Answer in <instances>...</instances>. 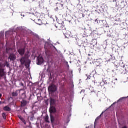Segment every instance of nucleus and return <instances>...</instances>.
<instances>
[{"mask_svg":"<svg viewBox=\"0 0 128 128\" xmlns=\"http://www.w3.org/2000/svg\"><path fill=\"white\" fill-rule=\"evenodd\" d=\"M22 16H24V14H21Z\"/></svg>","mask_w":128,"mask_h":128,"instance_id":"79ce46f5","label":"nucleus"},{"mask_svg":"<svg viewBox=\"0 0 128 128\" xmlns=\"http://www.w3.org/2000/svg\"><path fill=\"white\" fill-rule=\"evenodd\" d=\"M86 16L84 15V14H82V18H84Z\"/></svg>","mask_w":128,"mask_h":128,"instance_id":"c03bdc74","label":"nucleus"},{"mask_svg":"<svg viewBox=\"0 0 128 128\" xmlns=\"http://www.w3.org/2000/svg\"><path fill=\"white\" fill-rule=\"evenodd\" d=\"M2 104V102H0V105Z\"/></svg>","mask_w":128,"mask_h":128,"instance_id":"de8ad7c7","label":"nucleus"},{"mask_svg":"<svg viewBox=\"0 0 128 128\" xmlns=\"http://www.w3.org/2000/svg\"><path fill=\"white\" fill-rule=\"evenodd\" d=\"M56 28H58V26H56Z\"/></svg>","mask_w":128,"mask_h":128,"instance_id":"8fccbe9b","label":"nucleus"},{"mask_svg":"<svg viewBox=\"0 0 128 128\" xmlns=\"http://www.w3.org/2000/svg\"><path fill=\"white\" fill-rule=\"evenodd\" d=\"M4 38V35L0 33V42H2Z\"/></svg>","mask_w":128,"mask_h":128,"instance_id":"412c9836","label":"nucleus"},{"mask_svg":"<svg viewBox=\"0 0 128 128\" xmlns=\"http://www.w3.org/2000/svg\"><path fill=\"white\" fill-rule=\"evenodd\" d=\"M85 44H84V48H86V44L88 45V43L86 42H84Z\"/></svg>","mask_w":128,"mask_h":128,"instance_id":"4c0bfd02","label":"nucleus"},{"mask_svg":"<svg viewBox=\"0 0 128 128\" xmlns=\"http://www.w3.org/2000/svg\"><path fill=\"white\" fill-rule=\"evenodd\" d=\"M94 0H86V1L89 4H92V2H94Z\"/></svg>","mask_w":128,"mask_h":128,"instance_id":"393cba45","label":"nucleus"},{"mask_svg":"<svg viewBox=\"0 0 128 128\" xmlns=\"http://www.w3.org/2000/svg\"><path fill=\"white\" fill-rule=\"evenodd\" d=\"M2 118L4 120H6V113L2 114Z\"/></svg>","mask_w":128,"mask_h":128,"instance_id":"a878e982","label":"nucleus"},{"mask_svg":"<svg viewBox=\"0 0 128 128\" xmlns=\"http://www.w3.org/2000/svg\"><path fill=\"white\" fill-rule=\"evenodd\" d=\"M45 120L46 122H48V116H46L45 118Z\"/></svg>","mask_w":128,"mask_h":128,"instance_id":"c9c22d12","label":"nucleus"},{"mask_svg":"<svg viewBox=\"0 0 128 128\" xmlns=\"http://www.w3.org/2000/svg\"><path fill=\"white\" fill-rule=\"evenodd\" d=\"M65 64H66L68 68L69 69L70 68V65H68V62H65Z\"/></svg>","mask_w":128,"mask_h":128,"instance_id":"473e14b6","label":"nucleus"},{"mask_svg":"<svg viewBox=\"0 0 128 128\" xmlns=\"http://www.w3.org/2000/svg\"><path fill=\"white\" fill-rule=\"evenodd\" d=\"M56 80V78H54V76H52V74H50V80Z\"/></svg>","mask_w":128,"mask_h":128,"instance_id":"c85d7f7f","label":"nucleus"},{"mask_svg":"<svg viewBox=\"0 0 128 128\" xmlns=\"http://www.w3.org/2000/svg\"><path fill=\"white\" fill-rule=\"evenodd\" d=\"M120 14H117L114 18V20L115 22H120Z\"/></svg>","mask_w":128,"mask_h":128,"instance_id":"2eb2a0df","label":"nucleus"},{"mask_svg":"<svg viewBox=\"0 0 128 128\" xmlns=\"http://www.w3.org/2000/svg\"><path fill=\"white\" fill-rule=\"evenodd\" d=\"M20 92V90H18L16 92H14L12 94V96L16 97L18 96V94Z\"/></svg>","mask_w":128,"mask_h":128,"instance_id":"4be33fe9","label":"nucleus"},{"mask_svg":"<svg viewBox=\"0 0 128 128\" xmlns=\"http://www.w3.org/2000/svg\"><path fill=\"white\" fill-rule=\"evenodd\" d=\"M93 82H94V84H96V81H93Z\"/></svg>","mask_w":128,"mask_h":128,"instance_id":"3c124183","label":"nucleus"},{"mask_svg":"<svg viewBox=\"0 0 128 128\" xmlns=\"http://www.w3.org/2000/svg\"><path fill=\"white\" fill-rule=\"evenodd\" d=\"M116 80H118V79H116Z\"/></svg>","mask_w":128,"mask_h":128,"instance_id":"bf43d9fd","label":"nucleus"},{"mask_svg":"<svg viewBox=\"0 0 128 128\" xmlns=\"http://www.w3.org/2000/svg\"><path fill=\"white\" fill-rule=\"evenodd\" d=\"M82 92H84V90H82L80 94H82Z\"/></svg>","mask_w":128,"mask_h":128,"instance_id":"37998d69","label":"nucleus"},{"mask_svg":"<svg viewBox=\"0 0 128 128\" xmlns=\"http://www.w3.org/2000/svg\"><path fill=\"white\" fill-rule=\"evenodd\" d=\"M22 27H18L17 28V30H22Z\"/></svg>","mask_w":128,"mask_h":128,"instance_id":"e433bc0d","label":"nucleus"},{"mask_svg":"<svg viewBox=\"0 0 128 128\" xmlns=\"http://www.w3.org/2000/svg\"><path fill=\"white\" fill-rule=\"evenodd\" d=\"M82 70H80V69H79V72H80V71Z\"/></svg>","mask_w":128,"mask_h":128,"instance_id":"09e8293b","label":"nucleus"},{"mask_svg":"<svg viewBox=\"0 0 128 128\" xmlns=\"http://www.w3.org/2000/svg\"><path fill=\"white\" fill-rule=\"evenodd\" d=\"M86 76L87 77L86 80H90V76H88V74H86Z\"/></svg>","mask_w":128,"mask_h":128,"instance_id":"f704fd0d","label":"nucleus"},{"mask_svg":"<svg viewBox=\"0 0 128 128\" xmlns=\"http://www.w3.org/2000/svg\"><path fill=\"white\" fill-rule=\"evenodd\" d=\"M37 24H38V26H42V20H38V22H37Z\"/></svg>","mask_w":128,"mask_h":128,"instance_id":"b1692460","label":"nucleus"},{"mask_svg":"<svg viewBox=\"0 0 128 128\" xmlns=\"http://www.w3.org/2000/svg\"><path fill=\"white\" fill-rule=\"evenodd\" d=\"M118 2V0H114L113 1V2Z\"/></svg>","mask_w":128,"mask_h":128,"instance_id":"a19ab883","label":"nucleus"},{"mask_svg":"<svg viewBox=\"0 0 128 128\" xmlns=\"http://www.w3.org/2000/svg\"><path fill=\"white\" fill-rule=\"evenodd\" d=\"M88 128H90V127H88Z\"/></svg>","mask_w":128,"mask_h":128,"instance_id":"0e129e2a","label":"nucleus"},{"mask_svg":"<svg viewBox=\"0 0 128 128\" xmlns=\"http://www.w3.org/2000/svg\"><path fill=\"white\" fill-rule=\"evenodd\" d=\"M50 18H52V15L50 16Z\"/></svg>","mask_w":128,"mask_h":128,"instance_id":"a18cd8bd","label":"nucleus"},{"mask_svg":"<svg viewBox=\"0 0 128 128\" xmlns=\"http://www.w3.org/2000/svg\"><path fill=\"white\" fill-rule=\"evenodd\" d=\"M104 112H102V114H100V116L97 118L96 120V121H95V126H94V128H96V122H98V120H100V116H102V114H104Z\"/></svg>","mask_w":128,"mask_h":128,"instance_id":"5701e85b","label":"nucleus"},{"mask_svg":"<svg viewBox=\"0 0 128 128\" xmlns=\"http://www.w3.org/2000/svg\"><path fill=\"white\" fill-rule=\"evenodd\" d=\"M64 98H65L66 100V97L65 96Z\"/></svg>","mask_w":128,"mask_h":128,"instance_id":"5fc2aeb1","label":"nucleus"},{"mask_svg":"<svg viewBox=\"0 0 128 128\" xmlns=\"http://www.w3.org/2000/svg\"><path fill=\"white\" fill-rule=\"evenodd\" d=\"M28 104V101L26 100H23L22 102V106H26Z\"/></svg>","mask_w":128,"mask_h":128,"instance_id":"dca6fc26","label":"nucleus"},{"mask_svg":"<svg viewBox=\"0 0 128 128\" xmlns=\"http://www.w3.org/2000/svg\"><path fill=\"white\" fill-rule=\"evenodd\" d=\"M106 84H108V82L106 80H103L102 82L100 83V86H104Z\"/></svg>","mask_w":128,"mask_h":128,"instance_id":"a211bd4d","label":"nucleus"},{"mask_svg":"<svg viewBox=\"0 0 128 128\" xmlns=\"http://www.w3.org/2000/svg\"><path fill=\"white\" fill-rule=\"evenodd\" d=\"M59 30H62V28H60V29H59Z\"/></svg>","mask_w":128,"mask_h":128,"instance_id":"e2e57ef3","label":"nucleus"},{"mask_svg":"<svg viewBox=\"0 0 128 128\" xmlns=\"http://www.w3.org/2000/svg\"><path fill=\"white\" fill-rule=\"evenodd\" d=\"M28 56H28V53H26L25 54V56L24 57H22L20 60L21 64H25L26 68H30V60H28Z\"/></svg>","mask_w":128,"mask_h":128,"instance_id":"f257e3e1","label":"nucleus"},{"mask_svg":"<svg viewBox=\"0 0 128 128\" xmlns=\"http://www.w3.org/2000/svg\"><path fill=\"white\" fill-rule=\"evenodd\" d=\"M6 52H8V54H13L14 53H16V49L14 48H8L6 47Z\"/></svg>","mask_w":128,"mask_h":128,"instance_id":"9d476101","label":"nucleus"},{"mask_svg":"<svg viewBox=\"0 0 128 128\" xmlns=\"http://www.w3.org/2000/svg\"><path fill=\"white\" fill-rule=\"evenodd\" d=\"M128 98V96L127 97H123L120 98L119 100H118V102H124V100H126Z\"/></svg>","mask_w":128,"mask_h":128,"instance_id":"6ab92c4d","label":"nucleus"},{"mask_svg":"<svg viewBox=\"0 0 128 128\" xmlns=\"http://www.w3.org/2000/svg\"><path fill=\"white\" fill-rule=\"evenodd\" d=\"M49 92L50 94H54L58 90V87L54 84H51L48 88Z\"/></svg>","mask_w":128,"mask_h":128,"instance_id":"7ed1b4c3","label":"nucleus"},{"mask_svg":"<svg viewBox=\"0 0 128 128\" xmlns=\"http://www.w3.org/2000/svg\"><path fill=\"white\" fill-rule=\"evenodd\" d=\"M56 104V100L54 99L51 98L50 100V114H54L55 112H56V108L54 106Z\"/></svg>","mask_w":128,"mask_h":128,"instance_id":"f03ea898","label":"nucleus"},{"mask_svg":"<svg viewBox=\"0 0 128 128\" xmlns=\"http://www.w3.org/2000/svg\"><path fill=\"white\" fill-rule=\"evenodd\" d=\"M24 0V2H26V0Z\"/></svg>","mask_w":128,"mask_h":128,"instance_id":"6e6d98bb","label":"nucleus"},{"mask_svg":"<svg viewBox=\"0 0 128 128\" xmlns=\"http://www.w3.org/2000/svg\"><path fill=\"white\" fill-rule=\"evenodd\" d=\"M70 64H72V62H70Z\"/></svg>","mask_w":128,"mask_h":128,"instance_id":"13d9d810","label":"nucleus"},{"mask_svg":"<svg viewBox=\"0 0 128 128\" xmlns=\"http://www.w3.org/2000/svg\"><path fill=\"white\" fill-rule=\"evenodd\" d=\"M6 66L4 65L2 63H0V76H4L6 73L4 72V68Z\"/></svg>","mask_w":128,"mask_h":128,"instance_id":"39448f33","label":"nucleus"},{"mask_svg":"<svg viewBox=\"0 0 128 128\" xmlns=\"http://www.w3.org/2000/svg\"><path fill=\"white\" fill-rule=\"evenodd\" d=\"M20 86H24V84L20 83Z\"/></svg>","mask_w":128,"mask_h":128,"instance_id":"58836bf2","label":"nucleus"},{"mask_svg":"<svg viewBox=\"0 0 128 128\" xmlns=\"http://www.w3.org/2000/svg\"><path fill=\"white\" fill-rule=\"evenodd\" d=\"M33 36H34L35 38H36L40 39V36L37 34L34 33Z\"/></svg>","mask_w":128,"mask_h":128,"instance_id":"7c9ffc66","label":"nucleus"},{"mask_svg":"<svg viewBox=\"0 0 128 128\" xmlns=\"http://www.w3.org/2000/svg\"><path fill=\"white\" fill-rule=\"evenodd\" d=\"M57 7L56 8H55L56 12H58V10H64V4H57Z\"/></svg>","mask_w":128,"mask_h":128,"instance_id":"1a4fd4ad","label":"nucleus"},{"mask_svg":"<svg viewBox=\"0 0 128 128\" xmlns=\"http://www.w3.org/2000/svg\"><path fill=\"white\" fill-rule=\"evenodd\" d=\"M18 118H20V120H22V122H24V124H26V120L22 118V116H18Z\"/></svg>","mask_w":128,"mask_h":128,"instance_id":"f3484780","label":"nucleus"},{"mask_svg":"<svg viewBox=\"0 0 128 128\" xmlns=\"http://www.w3.org/2000/svg\"><path fill=\"white\" fill-rule=\"evenodd\" d=\"M111 56L112 58V55H111Z\"/></svg>","mask_w":128,"mask_h":128,"instance_id":"4d7b16f0","label":"nucleus"},{"mask_svg":"<svg viewBox=\"0 0 128 128\" xmlns=\"http://www.w3.org/2000/svg\"><path fill=\"white\" fill-rule=\"evenodd\" d=\"M104 46H108V40H106L104 42Z\"/></svg>","mask_w":128,"mask_h":128,"instance_id":"72a5a7b5","label":"nucleus"},{"mask_svg":"<svg viewBox=\"0 0 128 128\" xmlns=\"http://www.w3.org/2000/svg\"><path fill=\"white\" fill-rule=\"evenodd\" d=\"M72 116V114L69 115L66 118L64 119V123L66 124H68L70 121V118Z\"/></svg>","mask_w":128,"mask_h":128,"instance_id":"ddd939ff","label":"nucleus"},{"mask_svg":"<svg viewBox=\"0 0 128 128\" xmlns=\"http://www.w3.org/2000/svg\"><path fill=\"white\" fill-rule=\"evenodd\" d=\"M37 62V64H38V66H40L44 64V58H42V56H39L38 57Z\"/></svg>","mask_w":128,"mask_h":128,"instance_id":"423d86ee","label":"nucleus"},{"mask_svg":"<svg viewBox=\"0 0 128 128\" xmlns=\"http://www.w3.org/2000/svg\"><path fill=\"white\" fill-rule=\"evenodd\" d=\"M104 24H106V22H102V24H103V25H101V26H104Z\"/></svg>","mask_w":128,"mask_h":128,"instance_id":"ea45409f","label":"nucleus"},{"mask_svg":"<svg viewBox=\"0 0 128 128\" xmlns=\"http://www.w3.org/2000/svg\"><path fill=\"white\" fill-rule=\"evenodd\" d=\"M2 94H0V98H2Z\"/></svg>","mask_w":128,"mask_h":128,"instance_id":"49530a36","label":"nucleus"},{"mask_svg":"<svg viewBox=\"0 0 128 128\" xmlns=\"http://www.w3.org/2000/svg\"><path fill=\"white\" fill-rule=\"evenodd\" d=\"M4 110H5V112H10L12 109H10V107L6 106L4 108Z\"/></svg>","mask_w":128,"mask_h":128,"instance_id":"aec40b11","label":"nucleus"},{"mask_svg":"<svg viewBox=\"0 0 128 128\" xmlns=\"http://www.w3.org/2000/svg\"><path fill=\"white\" fill-rule=\"evenodd\" d=\"M71 74H72V71L71 72Z\"/></svg>","mask_w":128,"mask_h":128,"instance_id":"603ef678","label":"nucleus"},{"mask_svg":"<svg viewBox=\"0 0 128 128\" xmlns=\"http://www.w3.org/2000/svg\"><path fill=\"white\" fill-rule=\"evenodd\" d=\"M113 104H116V102L114 103Z\"/></svg>","mask_w":128,"mask_h":128,"instance_id":"864d4df0","label":"nucleus"},{"mask_svg":"<svg viewBox=\"0 0 128 128\" xmlns=\"http://www.w3.org/2000/svg\"><path fill=\"white\" fill-rule=\"evenodd\" d=\"M66 36V38H68L66 36Z\"/></svg>","mask_w":128,"mask_h":128,"instance_id":"052dcab7","label":"nucleus"},{"mask_svg":"<svg viewBox=\"0 0 128 128\" xmlns=\"http://www.w3.org/2000/svg\"><path fill=\"white\" fill-rule=\"evenodd\" d=\"M64 128H66V127H64Z\"/></svg>","mask_w":128,"mask_h":128,"instance_id":"680f3d73","label":"nucleus"},{"mask_svg":"<svg viewBox=\"0 0 128 128\" xmlns=\"http://www.w3.org/2000/svg\"><path fill=\"white\" fill-rule=\"evenodd\" d=\"M56 22L60 26H62H62H64V23L62 20H60V21L58 20V17L56 16Z\"/></svg>","mask_w":128,"mask_h":128,"instance_id":"9b49d317","label":"nucleus"},{"mask_svg":"<svg viewBox=\"0 0 128 128\" xmlns=\"http://www.w3.org/2000/svg\"><path fill=\"white\" fill-rule=\"evenodd\" d=\"M124 8V2H122L121 4L117 5L115 8H113V10L114 12H118L120 8Z\"/></svg>","mask_w":128,"mask_h":128,"instance_id":"20e7f679","label":"nucleus"},{"mask_svg":"<svg viewBox=\"0 0 128 128\" xmlns=\"http://www.w3.org/2000/svg\"><path fill=\"white\" fill-rule=\"evenodd\" d=\"M8 60L11 62H14L16 60V54L15 53H12L9 55Z\"/></svg>","mask_w":128,"mask_h":128,"instance_id":"0eeeda50","label":"nucleus"},{"mask_svg":"<svg viewBox=\"0 0 128 128\" xmlns=\"http://www.w3.org/2000/svg\"><path fill=\"white\" fill-rule=\"evenodd\" d=\"M95 22L97 23V24H100V26H104L103 24H102V22H106V20H99L98 19H96L94 20Z\"/></svg>","mask_w":128,"mask_h":128,"instance_id":"f8f14e48","label":"nucleus"},{"mask_svg":"<svg viewBox=\"0 0 128 128\" xmlns=\"http://www.w3.org/2000/svg\"><path fill=\"white\" fill-rule=\"evenodd\" d=\"M50 46V44L48 42H46L45 44V50H46V56H48V48Z\"/></svg>","mask_w":128,"mask_h":128,"instance_id":"4468645a","label":"nucleus"},{"mask_svg":"<svg viewBox=\"0 0 128 128\" xmlns=\"http://www.w3.org/2000/svg\"><path fill=\"white\" fill-rule=\"evenodd\" d=\"M17 48H18V54L21 56H22L26 52V49L24 48H20L18 49V44H17Z\"/></svg>","mask_w":128,"mask_h":128,"instance_id":"6e6552de","label":"nucleus"},{"mask_svg":"<svg viewBox=\"0 0 128 128\" xmlns=\"http://www.w3.org/2000/svg\"><path fill=\"white\" fill-rule=\"evenodd\" d=\"M50 118H51V120H52V122H54V116H52V115H50Z\"/></svg>","mask_w":128,"mask_h":128,"instance_id":"cd10ccee","label":"nucleus"},{"mask_svg":"<svg viewBox=\"0 0 128 128\" xmlns=\"http://www.w3.org/2000/svg\"><path fill=\"white\" fill-rule=\"evenodd\" d=\"M95 64H96V66H100V62L98 60L96 61L95 62Z\"/></svg>","mask_w":128,"mask_h":128,"instance_id":"bb28decb","label":"nucleus"},{"mask_svg":"<svg viewBox=\"0 0 128 128\" xmlns=\"http://www.w3.org/2000/svg\"><path fill=\"white\" fill-rule=\"evenodd\" d=\"M120 64H121L122 68H124V62H122V61H120Z\"/></svg>","mask_w":128,"mask_h":128,"instance_id":"2f4dec72","label":"nucleus"},{"mask_svg":"<svg viewBox=\"0 0 128 128\" xmlns=\"http://www.w3.org/2000/svg\"><path fill=\"white\" fill-rule=\"evenodd\" d=\"M10 32L8 31L6 32V38H8V35L10 34Z\"/></svg>","mask_w":128,"mask_h":128,"instance_id":"c756f323","label":"nucleus"}]
</instances>
